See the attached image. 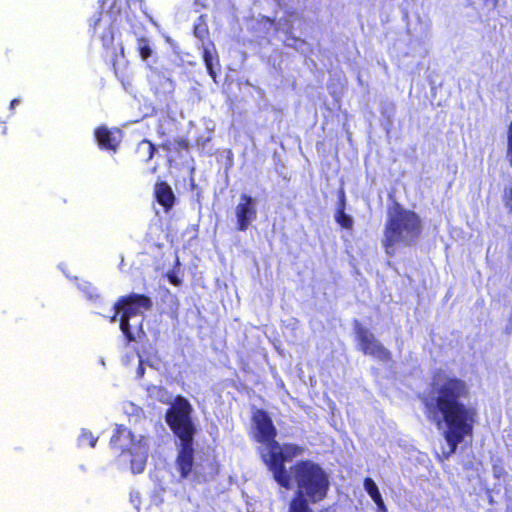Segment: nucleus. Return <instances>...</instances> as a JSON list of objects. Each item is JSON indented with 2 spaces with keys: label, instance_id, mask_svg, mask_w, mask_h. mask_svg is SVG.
Instances as JSON below:
<instances>
[{
  "label": "nucleus",
  "instance_id": "f257e3e1",
  "mask_svg": "<svg viewBox=\"0 0 512 512\" xmlns=\"http://www.w3.org/2000/svg\"><path fill=\"white\" fill-rule=\"evenodd\" d=\"M255 440L265 444L260 456L276 483L284 488L295 487L287 512H314L313 504L324 501L330 490V477L325 468L311 459H301L289 469L285 463L303 455L304 447L295 443L280 444L277 430L268 412L257 409L252 415Z\"/></svg>",
  "mask_w": 512,
  "mask_h": 512
},
{
  "label": "nucleus",
  "instance_id": "f03ea898",
  "mask_svg": "<svg viewBox=\"0 0 512 512\" xmlns=\"http://www.w3.org/2000/svg\"><path fill=\"white\" fill-rule=\"evenodd\" d=\"M470 394L464 379L438 369L420 396L426 418L437 428H443L442 436L448 445L443 460L449 459L459 444L473 437L478 412L475 406L465 403Z\"/></svg>",
  "mask_w": 512,
  "mask_h": 512
},
{
  "label": "nucleus",
  "instance_id": "7ed1b4c3",
  "mask_svg": "<svg viewBox=\"0 0 512 512\" xmlns=\"http://www.w3.org/2000/svg\"><path fill=\"white\" fill-rule=\"evenodd\" d=\"M192 412L190 402L184 396L177 395L165 413L167 425L179 440L176 445L175 466L182 479H186L194 468L196 427L192 420Z\"/></svg>",
  "mask_w": 512,
  "mask_h": 512
},
{
  "label": "nucleus",
  "instance_id": "20e7f679",
  "mask_svg": "<svg viewBox=\"0 0 512 512\" xmlns=\"http://www.w3.org/2000/svg\"><path fill=\"white\" fill-rule=\"evenodd\" d=\"M423 225L420 216L395 202L388 209L384 227L383 246L389 255L394 254L397 245L412 246L421 236Z\"/></svg>",
  "mask_w": 512,
  "mask_h": 512
},
{
  "label": "nucleus",
  "instance_id": "39448f33",
  "mask_svg": "<svg viewBox=\"0 0 512 512\" xmlns=\"http://www.w3.org/2000/svg\"><path fill=\"white\" fill-rule=\"evenodd\" d=\"M152 305L149 296L137 293L121 296L115 302V313L111 317V321H115L119 317L120 330L127 343H142L147 339V334L143 328V319H140L135 325H132L130 321L142 314L143 311L150 310Z\"/></svg>",
  "mask_w": 512,
  "mask_h": 512
},
{
  "label": "nucleus",
  "instance_id": "423d86ee",
  "mask_svg": "<svg viewBox=\"0 0 512 512\" xmlns=\"http://www.w3.org/2000/svg\"><path fill=\"white\" fill-rule=\"evenodd\" d=\"M110 447L119 455L133 456L130 466L134 474L144 471L147 460V444L143 436L136 439L130 429L124 425H117L110 439Z\"/></svg>",
  "mask_w": 512,
  "mask_h": 512
},
{
  "label": "nucleus",
  "instance_id": "0eeeda50",
  "mask_svg": "<svg viewBox=\"0 0 512 512\" xmlns=\"http://www.w3.org/2000/svg\"><path fill=\"white\" fill-rule=\"evenodd\" d=\"M356 339L359 344V349L365 355H370L382 362H389L392 360L391 352L378 341L373 333H371L363 325L356 323L354 327Z\"/></svg>",
  "mask_w": 512,
  "mask_h": 512
},
{
  "label": "nucleus",
  "instance_id": "6e6552de",
  "mask_svg": "<svg viewBox=\"0 0 512 512\" xmlns=\"http://www.w3.org/2000/svg\"><path fill=\"white\" fill-rule=\"evenodd\" d=\"M236 230L246 231L250 224L257 218L256 201L252 196L241 194L240 201L235 209Z\"/></svg>",
  "mask_w": 512,
  "mask_h": 512
},
{
  "label": "nucleus",
  "instance_id": "1a4fd4ad",
  "mask_svg": "<svg viewBox=\"0 0 512 512\" xmlns=\"http://www.w3.org/2000/svg\"><path fill=\"white\" fill-rule=\"evenodd\" d=\"M118 34V29L113 25H109L101 35L102 46L111 54L113 65H115L119 58L124 57V47L122 43H115V39Z\"/></svg>",
  "mask_w": 512,
  "mask_h": 512
},
{
  "label": "nucleus",
  "instance_id": "9d476101",
  "mask_svg": "<svg viewBox=\"0 0 512 512\" xmlns=\"http://www.w3.org/2000/svg\"><path fill=\"white\" fill-rule=\"evenodd\" d=\"M160 147L166 152L170 162L182 158L184 154L189 152V142L184 137L166 139Z\"/></svg>",
  "mask_w": 512,
  "mask_h": 512
},
{
  "label": "nucleus",
  "instance_id": "9b49d317",
  "mask_svg": "<svg viewBox=\"0 0 512 512\" xmlns=\"http://www.w3.org/2000/svg\"><path fill=\"white\" fill-rule=\"evenodd\" d=\"M154 195L156 201L166 212L172 209L175 204L176 197L171 186L165 181H158L154 187Z\"/></svg>",
  "mask_w": 512,
  "mask_h": 512
},
{
  "label": "nucleus",
  "instance_id": "f8f14e48",
  "mask_svg": "<svg viewBox=\"0 0 512 512\" xmlns=\"http://www.w3.org/2000/svg\"><path fill=\"white\" fill-rule=\"evenodd\" d=\"M98 146L103 150L115 152L120 144V139L106 126H99L94 131Z\"/></svg>",
  "mask_w": 512,
  "mask_h": 512
},
{
  "label": "nucleus",
  "instance_id": "ddd939ff",
  "mask_svg": "<svg viewBox=\"0 0 512 512\" xmlns=\"http://www.w3.org/2000/svg\"><path fill=\"white\" fill-rule=\"evenodd\" d=\"M338 204L335 211V221L344 229L352 230L353 228V219L350 215L346 214L345 206H346V197L345 191L343 189L339 190L338 193Z\"/></svg>",
  "mask_w": 512,
  "mask_h": 512
},
{
  "label": "nucleus",
  "instance_id": "4468645a",
  "mask_svg": "<svg viewBox=\"0 0 512 512\" xmlns=\"http://www.w3.org/2000/svg\"><path fill=\"white\" fill-rule=\"evenodd\" d=\"M155 151V145L150 140L143 139L137 144L134 154L137 161L147 163L153 158Z\"/></svg>",
  "mask_w": 512,
  "mask_h": 512
},
{
  "label": "nucleus",
  "instance_id": "2eb2a0df",
  "mask_svg": "<svg viewBox=\"0 0 512 512\" xmlns=\"http://www.w3.org/2000/svg\"><path fill=\"white\" fill-rule=\"evenodd\" d=\"M363 484H364V488H365L366 492L369 494V496L372 498V500L376 504L378 512H387L386 505L384 503V500L381 496V493L379 492V489H378L375 481L370 477H366L364 479Z\"/></svg>",
  "mask_w": 512,
  "mask_h": 512
},
{
  "label": "nucleus",
  "instance_id": "dca6fc26",
  "mask_svg": "<svg viewBox=\"0 0 512 512\" xmlns=\"http://www.w3.org/2000/svg\"><path fill=\"white\" fill-rule=\"evenodd\" d=\"M137 49H138L140 57L143 60H147L149 57L152 56L153 51L150 46V42L145 37L141 36V37L137 38Z\"/></svg>",
  "mask_w": 512,
  "mask_h": 512
},
{
  "label": "nucleus",
  "instance_id": "f3484780",
  "mask_svg": "<svg viewBox=\"0 0 512 512\" xmlns=\"http://www.w3.org/2000/svg\"><path fill=\"white\" fill-rule=\"evenodd\" d=\"M98 438L93 435V433L89 430L82 429L81 434L78 438L79 445L88 444L91 448L96 446Z\"/></svg>",
  "mask_w": 512,
  "mask_h": 512
},
{
  "label": "nucleus",
  "instance_id": "a211bd4d",
  "mask_svg": "<svg viewBox=\"0 0 512 512\" xmlns=\"http://www.w3.org/2000/svg\"><path fill=\"white\" fill-rule=\"evenodd\" d=\"M202 56H203V61L206 66L208 74L212 77L213 80H215L216 72L214 70L213 56H212L210 50L208 48L204 47Z\"/></svg>",
  "mask_w": 512,
  "mask_h": 512
},
{
  "label": "nucleus",
  "instance_id": "6ab92c4d",
  "mask_svg": "<svg viewBox=\"0 0 512 512\" xmlns=\"http://www.w3.org/2000/svg\"><path fill=\"white\" fill-rule=\"evenodd\" d=\"M502 200L507 211L512 213V185L504 189Z\"/></svg>",
  "mask_w": 512,
  "mask_h": 512
},
{
  "label": "nucleus",
  "instance_id": "aec40b11",
  "mask_svg": "<svg viewBox=\"0 0 512 512\" xmlns=\"http://www.w3.org/2000/svg\"><path fill=\"white\" fill-rule=\"evenodd\" d=\"M208 28L206 25H195L194 26V35L200 40H204L208 37Z\"/></svg>",
  "mask_w": 512,
  "mask_h": 512
},
{
  "label": "nucleus",
  "instance_id": "412c9836",
  "mask_svg": "<svg viewBox=\"0 0 512 512\" xmlns=\"http://www.w3.org/2000/svg\"><path fill=\"white\" fill-rule=\"evenodd\" d=\"M168 280L174 286H180L182 283L181 279L175 273H169Z\"/></svg>",
  "mask_w": 512,
  "mask_h": 512
},
{
  "label": "nucleus",
  "instance_id": "4be33fe9",
  "mask_svg": "<svg viewBox=\"0 0 512 512\" xmlns=\"http://www.w3.org/2000/svg\"><path fill=\"white\" fill-rule=\"evenodd\" d=\"M490 3V9L494 10L498 6V0H485V4Z\"/></svg>",
  "mask_w": 512,
  "mask_h": 512
},
{
  "label": "nucleus",
  "instance_id": "5701e85b",
  "mask_svg": "<svg viewBox=\"0 0 512 512\" xmlns=\"http://www.w3.org/2000/svg\"><path fill=\"white\" fill-rule=\"evenodd\" d=\"M137 373H138L139 376H143V374H144V367L142 365V362H140V364H139V366L137 368Z\"/></svg>",
  "mask_w": 512,
  "mask_h": 512
},
{
  "label": "nucleus",
  "instance_id": "b1692460",
  "mask_svg": "<svg viewBox=\"0 0 512 512\" xmlns=\"http://www.w3.org/2000/svg\"><path fill=\"white\" fill-rule=\"evenodd\" d=\"M101 21V17L100 15L94 20L93 22V28H94V31L96 30V26L98 25V23Z\"/></svg>",
  "mask_w": 512,
  "mask_h": 512
},
{
  "label": "nucleus",
  "instance_id": "393cba45",
  "mask_svg": "<svg viewBox=\"0 0 512 512\" xmlns=\"http://www.w3.org/2000/svg\"><path fill=\"white\" fill-rule=\"evenodd\" d=\"M330 507H326V508H323L320 510V512H329L330 511Z\"/></svg>",
  "mask_w": 512,
  "mask_h": 512
},
{
  "label": "nucleus",
  "instance_id": "a878e982",
  "mask_svg": "<svg viewBox=\"0 0 512 512\" xmlns=\"http://www.w3.org/2000/svg\"><path fill=\"white\" fill-rule=\"evenodd\" d=\"M16 103H17V100H12V101H11V106L16 105Z\"/></svg>",
  "mask_w": 512,
  "mask_h": 512
}]
</instances>
